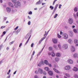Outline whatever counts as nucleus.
<instances>
[{"instance_id": "f257e3e1", "label": "nucleus", "mask_w": 78, "mask_h": 78, "mask_svg": "<svg viewBox=\"0 0 78 78\" xmlns=\"http://www.w3.org/2000/svg\"><path fill=\"white\" fill-rule=\"evenodd\" d=\"M63 49H67L68 48V45L67 44H64L63 45V46H62Z\"/></svg>"}, {"instance_id": "f03ea898", "label": "nucleus", "mask_w": 78, "mask_h": 78, "mask_svg": "<svg viewBox=\"0 0 78 78\" xmlns=\"http://www.w3.org/2000/svg\"><path fill=\"white\" fill-rule=\"evenodd\" d=\"M69 23L70 24H72L73 22V20L72 18H70L68 20Z\"/></svg>"}, {"instance_id": "7ed1b4c3", "label": "nucleus", "mask_w": 78, "mask_h": 78, "mask_svg": "<svg viewBox=\"0 0 78 78\" xmlns=\"http://www.w3.org/2000/svg\"><path fill=\"white\" fill-rule=\"evenodd\" d=\"M12 3L14 4V6H15V7L16 8L17 7V6L16 4V0H12Z\"/></svg>"}, {"instance_id": "20e7f679", "label": "nucleus", "mask_w": 78, "mask_h": 78, "mask_svg": "<svg viewBox=\"0 0 78 78\" xmlns=\"http://www.w3.org/2000/svg\"><path fill=\"white\" fill-rule=\"evenodd\" d=\"M63 37L65 39H67L68 38V35L66 34H65L63 35Z\"/></svg>"}, {"instance_id": "39448f33", "label": "nucleus", "mask_w": 78, "mask_h": 78, "mask_svg": "<svg viewBox=\"0 0 78 78\" xmlns=\"http://www.w3.org/2000/svg\"><path fill=\"white\" fill-rule=\"evenodd\" d=\"M67 61L68 63L70 64H72L73 63V61L70 59H69Z\"/></svg>"}, {"instance_id": "423d86ee", "label": "nucleus", "mask_w": 78, "mask_h": 78, "mask_svg": "<svg viewBox=\"0 0 78 78\" xmlns=\"http://www.w3.org/2000/svg\"><path fill=\"white\" fill-rule=\"evenodd\" d=\"M52 41L54 44H56L58 42L57 40L55 38L53 39Z\"/></svg>"}, {"instance_id": "0eeeda50", "label": "nucleus", "mask_w": 78, "mask_h": 78, "mask_svg": "<svg viewBox=\"0 0 78 78\" xmlns=\"http://www.w3.org/2000/svg\"><path fill=\"white\" fill-rule=\"evenodd\" d=\"M71 49L72 52H74L75 51V48L73 46H71Z\"/></svg>"}, {"instance_id": "6e6552de", "label": "nucleus", "mask_w": 78, "mask_h": 78, "mask_svg": "<svg viewBox=\"0 0 78 78\" xmlns=\"http://www.w3.org/2000/svg\"><path fill=\"white\" fill-rule=\"evenodd\" d=\"M38 70L39 73H41V74H42V73H43V71L41 69L39 68L38 69Z\"/></svg>"}, {"instance_id": "1a4fd4ad", "label": "nucleus", "mask_w": 78, "mask_h": 78, "mask_svg": "<svg viewBox=\"0 0 78 78\" xmlns=\"http://www.w3.org/2000/svg\"><path fill=\"white\" fill-rule=\"evenodd\" d=\"M70 68H71V67L70 66H66L65 68V69L66 70H69V69H70Z\"/></svg>"}, {"instance_id": "9d476101", "label": "nucleus", "mask_w": 78, "mask_h": 78, "mask_svg": "<svg viewBox=\"0 0 78 78\" xmlns=\"http://www.w3.org/2000/svg\"><path fill=\"white\" fill-rule=\"evenodd\" d=\"M53 70L55 72L57 73H58L59 74L60 73V72L55 68H53Z\"/></svg>"}, {"instance_id": "9b49d317", "label": "nucleus", "mask_w": 78, "mask_h": 78, "mask_svg": "<svg viewBox=\"0 0 78 78\" xmlns=\"http://www.w3.org/2000/svg\"><path fill=\"white\" fill-rule=\"evenodd\" d=\"M53 70L55 72L57 73H58L59 74L60 73V72L55 68H53Z\"/></svg>"}, {"instance_id": "f8f14e48", "label": "nucleus", "mask_w": 78, "mask_h": 78, "mask_svg": "<svg viewBox=\"0 0 78 78\" xmlns=\"http://www.w3.org/2000/svg\"><path fill=\"white\" fill-rule=\"evenodd\" d=\"M48 73L50 75L52 76L53 75V72L51 70H50L48 72Z\"/></svg>"}, {"instance_id": "ddd939ff", "label": "nucleus", "mask_w": 78, "mask_h": 78, "mask_svg": "<svg viewBox=\"0 0 78 78\" xmlns=\"http://www.w3.org/2000/svg\"><path fill=\"white\" fill-rule=\"evenodd\" d=\"M45 38V37H43L41 38V40H40L39 42V44H40L41 43V42L43 41V40Z\"/></svg>"}, {"instance_id": "4468645a", "label": "nucleus", "mask_w": 78, "mask_h": 78, "mask_svg": "<svg viewBox=\"0 0 78 78\" xmlns=\"http://www.w3.org/2000/svg\"><path fill=\"white\" fill-rule=\"evenodd\" d=\"M8 4L11 7H14L12 3L11 2H9Z\"/></svg>"}, {"instance_id": "2eb2a0df", "label": "nucleus", "mask_w": 78, "mask_h": 78, "mask_svg": "<svg viewBox=\"0 0 78 78\" xmlns=\"http://www.w3.org/2000/svg\"><path fill=\"white\" fill-rule=\"evenodd\" d=\"M73 70L74 71L76 72L78 70V69L76 67H74L73 69Z\"/></svg>"}, {"instance_id": "dca6fc26", "label": "nucleus", "mask_w": 78, "mask_h": 78, "mask_svg": "<svg viewBox=\"0 0 78 78\" xmlns=\"http://www.w3.org/2000/svg\"><path fill=\"white\" fill-rule=\"evenodd\" d=\"M73 32L75 33H78L77 30V29H74L73 30Z\"/></svg>"}, {"instance_id": "f3484780", "label": "nucleus", "mask_w": 78, "mask_h": 78, "mask_svg": "<svg viewBox=\"0 0 78 78\" xmlns=\"http://www.w3.org/2000/svg\"><path fill=\"white\" fill-rule=\"evenodd\" d=\"M30 36L28 38L27 40V41L25 43V45L27 44L28 43V42H29V41L30 39Z\"/></svg>"}, {"instance_id": "a211bd4d", "label": "nucleus", "mask_w": 78, "mask_h": 78, "mask_svg": "<svg viewBox=\"0 0 78 78\" xmlns=\"http://www.w3.org/2000/svg\"><path fill=\"white\" fill-rule=\"evenodd\" d=\"M7 11L8 12H10L11 11V9L9 8H7Z\"/></svg>"}, {"instance_id": "6ab92c4d", "label": "nucleus", "mask_w": 78, "mask_h": 78, "mask_svg": "<svg viewBox=\"0 0 78 78\" xmlns=\"http://www.w3.org/2000/svg\"><path fill=\"white\" fill-rule=\"evenodd\" d=\"M68 41L70 44H71L73 42V41L70 39H69L68 40Z\"/></svg>"}, {"instance_id": "aec40b11", "label": "nucleus", "mask_w": 78, "mask_h": 78, "mask_svg": "<svg viewBox=\"0 0 78 78\" xmlns=\"http://www.w3.org/2000/svg\"><path fill=\"white\" fill-rule=\"evenodd\" d=\"M44 69L46 71H49V69L48 67H45Z\"/></svg>"}, {"instance_id": "412c9836", "label": "nucleus", "mask_w": 78, "mask_h": 78, "mask_svg": "<svg viewBox=\"0 0 78 78\" xmlns=\"http://www.w3.org/2000/svg\"><path fill=\"white\" fill-rule=\"evenodd\" d=\"M56 56L57 57H60L61 56V54L58 53L56 54Z\"/></svg>"}, {"instance_id": "4be33fe9", "label": "nucleus", "mask_w": 78, "mask_h": 78, "mask_svg": "<svg viewBox=\"0 0 78 78\" xmlns=\"http://www.w3.org/2000/svg\"><path fill=\"white\" fill-rule=\"evenodd\" d=\"M74 42L75 44H78V40L77 39H75L74 40Z\"/></svg>"}, {"instance_id": "5701e85b", "label": "nucleus", "mask_w": 78, "mask_h": 78, "mask_svg": "<svg viewBox=\"0 0 78 78\" xmlns=\"http://www.w3.org/2000/svg\"><path fill=\"white\" fill-rule=\"evenodd\" d=\"M44 62L46 65H48V62L47 60H45Z\"/></svg>"}, {"instance_id": "b1692460", "label": "nucleus", "mask_w": 78, "mask_h": 78, "mask_svg": "<svg viewBox=\"0 0 78 78\" xmlns=\"http://www.w3.org/2000/svg\"><path fill=\"white\" fill-rule=\"evenodd\" d=\"M51 55L52 57H54L55 56V54L53 52L51 53Z\"/></svg>"}, {"instance_id": "393cba45", "label": "nucleus", "mask_w": 78, "mask_h": 78, "mask_svg": "<svg viewBox=\"0 0 78 78\" xmlns=\"http://www.w3.org/2000/svg\"><path fill=\"white\" fill-rule=\"evenodd\" d=\"M74 11H75L76 12L78 11V8L76 7L74 9Z\"/></svg>"}, {"instance_id": "a878e982", "label": "nucleus", "mask_w": 78, "mask_h": 78, "mask_svg": "<svg viewBox=\"0 0 78 78\" xmlns=\"http://www.w3.org/2000/svg\"><path fill=\"white\" fill-rule=\"evenodd\" d=\"M20 2H17V6H20Z\"/></svg>"}, {"instance_id": "bb28decb", "label": "nucleus", "mask_w": 78, "mask_h": 78, "mask_svg": "<svg viewBox=\"0 0 78 78\" xmlns=\"http://www.w3.org/2000/svg\"><path fill=\"white\" fill-rule=\"evenodd\" d=\"M35 54V51H33V54L31 55V58H33V56Z\"/></svg>"}, {"instance_id": "cd10ccee", "label": "nucleus", "mask_w": 78, "mask_h": 78, "mask_svg": "<svg viewBox=\"0 0 78 78\" xmlns=\"http://www.w3.org/2000/svg\"><path fill=\"white\" fill-rule=\"evenodd\" d=\"M58 4H57L56 5L55 7V8H54L55 10V11L56 10V9L57 8V7H58Z\"/></svg>"}, {"instance_id": "c85d7f7f", "label": "nucleus", "mask_w": 78, "mask_h": 78, "mask_svg": "<svg viewBox=\"0 0 78 78\" xmlns=\"http://www.w3.org/2000/svg\"><path fill=\"white\" fill-rule=\"evenodd\" d=\"M14 42H15V41H12L10 42V43H9V44H10V45H11Z\"/></svg>"}, {"instance_id": "c756f323", "label": "nucleus", "mask_w": 78, "mask_h": 78, "mask_svg": "<svg viewBox=\"0 0 78 78\" xmlns=\"http://www.w3.org/2000/svg\"><path fill=\"white\" fill-rule=\"evenodd\" d=\"M41 4V2L40 1H39L38 2L36 3V5H39Z\"/></svg>"}, {"instance_id": "7c9ffc66", "label": "nucleus", "mask_w": 78, "mask_h": 78, "mask_svg": "<svg viewBox=\"0 0 78 78\" xmlns=\"http://www.w3.org/2000/svg\"><path fill=\"white\" fill-rule=\"evenodd\" d=\"M21 30V29H20V28L18 29L17 31V33H19L20 32V31Z\"/></svg>"}, {"instance_id": "2f4dec72", "label": "nucleus", "mask_w": 78, "mask_h": 78, "mask_svg": "<svg viewBox=\"0 0 78 78\" xmlns=\"http://www.w3.org/2000/svg\"><path fill=\"white\" fill-rule=\"evenodd\" d=\"M74 57L76 58L78 56L77 54L75 53V54L73 55Z\"/></svg>"}, {"instance_id": "473e14b6", "label": "nucleus", "mask_w": 78, "mask_h": 78, "mask_svg": "<svg viewBox=\"0 0 78 78\" xmlns=\"http://www.w3.org/2000/svg\"><path fill=\"white\" fill-rule=\"evenodd\" d=\"M59 60V58H55V61H58Z\"/></svg>"}, {"instance_id": "72a5a7b5", "label": "nucleus", "mask_w": 78, "mask_h": 78, "mask_svg": "<svg viewBox=\"0 0 78 78\" xmlns=\"http://www.w3.org/2000/svg\"><path fill=\"white\" fill-rule=\"evenodd\" d=\"M40 63L42 65H44V61H41Z\"/></svg>"}, {"instance_id": "f704fd0d", "label": "nucleus", "mask_w": 78, "mask_h": 78, "mask_svg": "<svg viewBox=\"0 0 78 78\" xmlns=\"http://www.w3.org/2000/svg\"><path fill=\"white\" fill-rule=\"evenodd\" d=\"M58 38H61V35H60L59 34H58Z\"/></svg>"}, {"instance_id": "c9c22d12", "label": "nucleus", "mask_w": 78, "mask_h": 78, "mask_svg": "<svg viewBox=\"0 0 78 78\" xmlns=\"http://www.w3.org/2000/svg\"><path fill=\"white\" fill-rule=\"evenodd\" d=\"M65 75L68 77H70V75L67 73L65 74Z\"/></svg>"}, {"instance_id": "e433bc0d", "label": "nucleus", "mask_w": 78, "mask_h": 78, "mask_svg": "<svg viewBox=\"0 0 78 78\" xmlns=\"http://www.w3.org/2000/svg\"><path fill=\"white\" fill-rule=\"evenodd\" d=\"M74 77L75 78H78V75L76 74H75L74 75Z\"/></svg>"}, {"instance_id": "4c0bfd02", "label": "nucleus", "mask_w": 78, "mask_h": 78, "mask_svg": "<svg viewBox=\"0 0 78 78\" xmlns=\"http://www.w3.org/2000/svg\"><path fill=\"white\" fill-rule=\"evenodd\" d=\"M18 28H19L18 26L16 27L15 28H14V30H17L18 29Z\"/></svg>"}, {"instance_id": "58836bf2", "label": "nucleus", "mask_w": 78, "mask_h": 78, "mask_svg": "<svg viewBox=\"0 0 78 78\" xmlns=\"http://www.w3.org/2000/svg\"><path fill=\"white\" fill-rule=\"evenodd\" d=\"M39 70H36L35 71V73H36V74H37V73H39Z\"/></svg>"}, {"instance_id": "ea45409f", "label": "nucleus", "mask_w": 78, "mask_h": 78, "mask_svg": "<svg viewBox=\"0 0 78 78\" xmlns=\"http://www.w3.org/2000/svg\"><path fill=\"white\" fill-rule=\"evenodd\" d=\"M49 50L51 51L52 50V47H49Z\"/></svg>"}, {"instance_id": "a19ab883", "label": "nucleus", "mask_w": 78, "mask_h": 78, "mask_svg": "<svg viewBox=\"0 0 78 78\" xmlns=\"http://www.w3.org/2000/svg\"><path fill=\"white\" fill-rule=\"evenodd\" d=\"M58 47L60 49L61 48V45L60 44H58Z\"/></svg>"}, {"instance_id": "79ce46f5", "label": "nucleus", "mask_w": 78, "mask_h": 78, "mask_svg": "<svg viewBox=\"0 0 78 78\" xmlns=\"http://www.w3.org/2000/svg\"><path fill=\"white\" fill-rule=\"evenodd\" d=\"M31 24V22L30 21H29L28 22V25H30Z\"/></svg>"}, {"instance_id": "37998d69", "label": "nucleus", "mask_w": 78, "mask_h": 78, "mask_svg": "<svg viewBox=\"0 0 78 78\" xmlns=\"http://www.w3.org/2000/svg\"><path fill=\"white\" fill-rule=\"evenodd\" d=\"M58 16V14H56L55 15V16L54 17V18H56V17Z\"/></svg>"}, {"instance_id": "c03bdc74", "label": "nucleus", "mask_w": 78, "mask_h": 78, "mask_svg": "<svg viewBox=\"0 0 78 78\" xmlns=\"http://www.w3.org/2000/svg\"><path fill=\"white\" fill-rule=\"evenodd\" d=\"M50 8H51L52 10L54 9V7H52V6H51L50 7Z\"/></svg>"}, {"instance_id": "a18cd8bd", "label": "nucleus", "mask_w": 78, "mask_h": 78, "mask_svg": "<svg viewBox=\"0 0 78 78\" xmlns=\"http://www.w3.org/2000/svg\"><path fill=\"white\" fill-rule=\"evenodd\" d=\"M43 74L44 75H46L47 73L45 71H44L43 72Z\"/></svg>"}, {"instance_id": "49530a36", "label": "nucleus", "mask_w": 78, "mask_h": 78, "mask_svg": "<svg viewBox=\"0 0 78 78\" xmlns=\"http://www.w3.org/2000/svg\"><path fill=\"white\" fill-rule=\"evenodd\" d=\"M34 45V43H32L31 44V47L33 48Z\"/></svg>"}, {"instance_id": "de8ad7c7", "label": "nucleus", "mask_w": 78, "mask_h": 78, "mask_svg": "<svg viewBox=\"0 0 78 78\" xmlns=\"http://www.w3.org/2000/svg\"><path fill=\"white\" fill-rule=\"evenodd\" d=\"M5 27L4 26H3L1 27V29H3Z\"/></svg>"}, {"instance_id": "09e8293b", "label": "nucleus", "mask_w": 78, "mask_h": 78, "mask_svg": "<svg viewBox=\"0 0 78 78\" xmlns=\"http://www.w3.org/2000/svg\"><path fill=\"white\" fill-rule=\"evenodd\" d=\"M28 14H30V15L32 14V12H31V11H30V12H29Z\"/></svg>"}, {"instance_id": "8fccbe9b", "label": "nucleus", "mask_w": 78, "mask_h": 78, "mask_svg": "<svg viewBox=\"0 0 78 78\" xmlns=\"http://www.w3.org/2000/svg\"><path fill=\"white\" fill-rule=\"evenodd\" d=\"M22 43H20V44L19 47H20L21 46H22Z\"/></svg>"}, {"instance_id": "3c124183", "label": "nucleus", "mask_w": 78, "mask_h": 78, "mask_svg": "<svg viewBox=\"0 0 78 78\" xmlns=\"http://www.w3.org/2000/svg\"><path fill=\"white\" fill-rule=\"evenodd\" d=\"M57 0H55L54 2H53V5H54L55 4V2Z\"/></svg>"}, {"instance_id": "603ef678", "label": "nucleus", "mask_w": 78, "mask_h": 78, "mask_svg": "<svg viewBox=\"0 0 78 78\" xmlns=\"http://www.w3.org/2000/svg\"><path fill=\"white\" fill-rule=\"evenodd\" d=\"M7 18L6 17H4V20H6L7 19Z\"/></svg>"}, {"instance_id": "864d4df0", "label": "nucleus", "mask_w": 78, "mask_h": 78, "mask_svg": "<svg viewBox=\"0 0 78 78\" xmlns=\"http://www.w3.org/2000/svg\"><path fill=\"white\" fill-rule=\"evenodd\" d=\"M73 16L75 17V18H76V14H74Z\"/></svg>"}, {"instance_id": "5fc2aeb1", "label": "nucleus", "mask_w": 78, "mask_h": 78, "mask_svg": "<svg viewBox=\"0 0 78 78\" xmlns=\"http://www.w3.org/2000/svg\"><path fill=\"white\" fill-rule=\"evenodd\" d=\"M3 46V45L2 44H1L0 45V50H1V48H2V47Z\"/></svg>"}, {"instance_id": "6e6d98bb", "label": "nucleus", "mask_w": 78, "mask_h": 78, "mask_svg": "<svg viewBox=\"0 0 78 78\" xmlns=\"http://www.w3.org/2000/svg\"><path fill=\"white\" fill-rule=\"evenodd\" d=\"M29 37V36L28 35H27L26 36V39H27Z\"/></svg>"}, {"instance_id": "4d7b16f0", "label": "nucleus", "mask_w": 78, "mask_h": 78, "mask_svg": "<svg viewBox=\"0 0 78 78\" xmlns=\"http://www.w3.org/2000/svg\"><path fill=\"white\" fill-rule=\"evenodd\" d=\"M38 65L39 66H41L42 65H41V63L40 62V63H39V64H38Z\"/></svg>"}, {"instance_id": "13d9d810", "label": "nucleus", "mask_w": 78, "mask_h": 78, "mask_svg": "<svg viewBox=\"0 0 78 78\" xmlns=\"http://www.w3.org/2000/svg\"><path fill=\"white\" fill-rule=\"evenodd\" d=\"M34 78H38V76H37V75H36L34 76Z\"/></svg>"}, {"instance_id": "bf43d9fd", "label": "nucleus", "mask_w": 78, "mask_h": 78, "mask_svg": "<svg viewBox=\"0 0 78 78\" xmlns=\"http://www.w3.org/2000/svg\"><path fill=\"white\" fill-rule=\"evenodd\" d=\"M48 54L49 55H51L52 53H50V52H49L48 53Z\"/></svg>"}, {"instance_id": "052dcab7", "label": "nucleus", "mask_w": 78, "mask_h": 78, "mask_svg": "<svg viewBox=\"0 0 78 78\" xmlns=\"http://www.w3.org/2000/svg\"><path fill=\"white\" fill-rule=\"evenodd\" d=\"M48 65L50 67H51L52 66H51V64H49Z\"/></svg>"}, {"instance_id": "680f3d73", "label": "nucleus", "mask_w": 78, "mask_h": 78, "mask_svg": "<svg viewBox=\"0 0 78 78\" xmlns=\"http://www.w3.org/2000/svg\"><path fill=\"white\" fill-rule=\"evenodd\" d=\"M63 34V32H62V31H60V34L61 35H62Z\"/></svg>"}, {"instance_id": "e2e57ef3", "label": "nucleus", "mask_w": 78, "mask_h": 78, "mask_svg": "<svg viewBox=\"0 0 78 78\" xmlns=\"http://www.w3.org/2000/svg\"><path fill=\"white\" fill-rule=\"evenodd\" d=\"M62 5H59V9H61V6H62Z\"/></svg>"}, {"instance_id": "0e129e2a", "label": "nucleus", "mask_w": 78, "mask_h": 78, "mask_svg": "<svg viewBox=\"0 0 78 78\" xmlns=\"http://www.w3.org/2000/svg\"><path fill=\"white\" fill-rule=\"evenodd\" d=\"M6 34V31H4L3 32V34H4V35L5 34Z\"/></svg>"}, {"instance_id": "69168bd1", "label": "nucleus", "mask_w": 78, "mask_h": 78, "mask_svg": "<svg viewBox=\"0 0 78 78\" xmlns=\"http://www.w3.org/2000/svg\"><path fill=\"white\" fill-rule=\"evenodd\" d=\"M56 77L57 78H59V76L58 75H56Z\"/></svg>"}, {"instance_id": "338daca9", "label": "nucleus", "mask_w": 78, "mask_h": 78, "mask_svg": "<svg viewBox=\"0 0 78 78\" xmlns=\"http://www.w3.org/2000/svg\"><path fill=\"white\" fill-rule=\"evenodd\" d=\"M54 47L55 48H56V47H57V46H56V45H54Z\"/></svg>"}, {"instance_id": "774afa93", "label": "nucleus", "mask_w": 78, "mask_h": 78, "mask_svg": "<svg viewBox=\"0 0 78 78\" xmlns=\"http://www.w3.org/2000/svg\"><path fill=\"white\" fill-rule=\"evenodd\" d=\"M76 16H77L78 17V12H77L76 13Z\"/></svg>"}]
</instances>
